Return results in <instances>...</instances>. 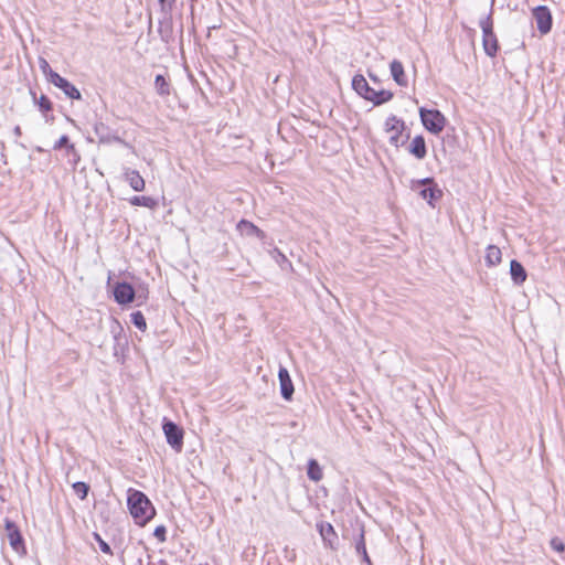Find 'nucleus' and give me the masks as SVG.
I'll return each instance as SVG.
<instances>
[{
  "instance_id": "obj_1",
  "label": "nucleus",
  "mask_w": 565,
  "mask_h": 565,
  "mask_svg": "<svg viewBox=\"0 0 565 565\" xmlns=\"http://www.w3.org/2000/svg\"><path fill=\"white\" fill-rule=\"evenodd\" d=\"M128 509L137 524L143 525L154 515V508L141 491L129 489L127 498Z\"/></svg>"
},
{
  "instance_id": "obj_2",
  "label": "nucleus",
  "mask_w": 565,
  "mask_h": 565,
  "mask_svg": "<svg viewBox=\"0 0 565 565\" xmlns=\"http://www.w3.org/2000/svg\"><path fill=\"white\" fill-rule=\"evenodd\" d=\"M352 87L360 96L366 100L372 102L376 106L382 105L393 98V93L390 90H375L374 88L370 87L363 75H355L353 77Z\"/></svg>"
},
{
  "instance_id": "obj_3",
  "label": "nucleus",
  "mask_w": 565,
  "mask_h": 565,
  "mask_svg": "<svg viewBox=\"0 0 565 565\" xmlns=\"http://www.w3.org/2000/svg\"><path fill=\"white\" fill-rule=\"evenodd\" d=\"M419 117L423 126L431 134H440L446 126L445 116L437 109L419 108Z\"/></svg>"
},
{
  "instance_id": "obj_4",
  "label": "nucleus",
  "mask_w": 565,
  "mask_h": 565,
  "mask_svg": "<svg viewBox=\"0 0 565 565\" xmlns=\"http://www.w3.org/2000/svg\"><path fill=\"white\" fill-rule=\"evenodd\" d=\"M479 24L482 30L484 52L489 56H494L498 51V43L497 38L493 33V23L491 20V15L489 14L486 18L481 19Z\"/></svg>"
},
{
  "instance_id": "obj_5",
  "label": "nucleus",
  "mask_w": 565,
  "mask_h": 565,
  "mask_svg": "<svg viewBox=\"0 0 565 565\" xmlns=\"http://www.w3.org/2000/svg\"><path fill=\"white\" fill-rule=\"evenodd\" d=\"M405 129V122L397 118L395 115H391L386 118L384 124V131L388 135V141L391 146L398 148L402 143V134Z\"/></svg>"
},
{
  "instance_id": "obj_6",
  "label": "nucleus",
  "mask_w": 565,
  "mask_h": 565,
  "mask_svg": "<svg viewBox=\"0 0 565 565\" xmlns=\"http://www.w3.org/2000/svg\"><path fill=\"white\" fill-rule=\"evenodd\" d=\"M418 185H429L428 188H424L419 191V195L423 200L427 201L428 204L434 206V201L439 200L441 198V191L434 184V180L431 178H426L423 180L413 181L412 189H417Z\"/></svg>"
},
{
  "instance_id": "obj_7",
  "label": "nucleus",
  "mask_w": 565,
  "mask_h": 565,
  "mask_svg": "<svg viewBox=\"0 0 565 565\" xmlns=\"http://www.w3.org/2000/svg\"><path fill=\"white\" fill-rule=\"evenodd\" d=\"M4 527H6V532H7V537L9 540V543H10L12 550L15 553H18L19 555H23L25 553V546H24L22 535H21L20 530L17 526V524L11 520L6 519Z\"/></svg>"
},
{
  "instance_id": "obj_8",
  "label": "nucleus",
  "mask_w": 565,
  "mask_h": 565,
  "mask_svg": "<svg viewBox=\"0 0 565 565\" xmlns=\"http://www.w3.org/2000/svg\"><path fill=\"white\" fill-rule=\"evenodd\" d=\"M163 431L167 443L177 451H181L183 446V431L172 422L163 424Z\"/></svg>"
},
{
  "instance_id": "obj_9",
  "label": "nucleus",
  "mask_w": 565,
  "mask_h": 565,
  "mask_svg": "<svg viewBox=\"0 0 565 565\" xmlns=\"http://www.w3.org/2000/svg\"><path fill=\"white\" fill-rule=\"evenodd\" d=\"M533 18L536 22L537 30L542 34H546L552 28V14L547 7L540 6L533 10Z\"/></svg>"
},
{
  "instance_id": "obj_10",
  "label": "nucleus",
  "mask_w": 565,
  "mask_h": 565,
  "mask_svg": "<svg viewBox=\"0 0 565 565\" xmlns=\"http://www.w3.org/2000/svg\"><path fill=\"white\" fill-rule=\"evenodd\" d=\"M51 83L62 89L67 97L72 99H81L82 96L79 90L60 74H51Z\"/></svg>"
},
{
  "instance_id": "obj_11",
  "label": "nucleus",
  "mask_w": 565,
  "mask_h": 565,
  "mask_svg": "<svg viewBox=\"0 0 565 565\" xmlns=\"http://www.w3.org/2000/svg\"><path fill=\"white\" fill-rule=\"evenodd\" d=\"M317 529L324 542V545L331 550H335L338 545V534L332 524L328 522H320L317 524Z\"/></svg>"
},
{
  "instance_id": "obj_12",
  "label": "nucleus",
  "mask_w": 565,
  "mask_h": 565,
  "mask_svg": "<svg viewBox=\"0 0 565 565\" xmlns=\"http://www.w3.org/2000/svg\"><path fill=\"white\" fill-rule=\"evenodd\" d=\"M278 380H279L281 396L286 401H290L294 395L295 388H294V384L290 379L288 370L282 365H280L279 371H278Z\"/></svg>"
},
{
  "instance_id": "obj_13",
  "label": "nucleus",
  "mask_w": 565,
  "mask_h": 565,
  "mask_svg": "<svg viewBox=\"0 0 565 565\" xmlns=\"http://www.w3.org/2000/svg\"><path fill=\"white\" fill-rule=\"evenodd\" d=\"M114 297L119 305H127L134 300L135 290L127 282H118L114 289Z\"/></svg>"
},
{
  "instance_id": "obj_14",
  "label": "nucleus",
  "mask_w": 565,
  "mask_h": 565,
  "mask_svg": "<svg viewBox=\"0 0 565 565\" xmlns=\"http://www.w3.org/2000/svg\"><path fill=\"white\" fill-rule=\"evenodd\" d=\"M124 178L134 191L140 192L145 190L146 182L138 171L125 169Z\"/></svg>"
},
{
  "instance_id": "obj_15",
  "label": "nucleus",
  "mask_w": 565,
  "mask_h": 565,
  "mask_svg": "<svg viewBox=\"0 0 565 565\" xmlns=\"http://www.w3.org/2000/svg\"><path fill=\"white\" fill-rule=\"evenodd\" d=\"M390 68H391V75H392L393 79L395 81V83L403 87L407 86L408 81L405 75L403 64L399 61L394 60L391 62Z\"/></svg>"
},
{
  "instance_id": "obj_16",
  "label": "nucleus",
  "mask_w": 565,
  "mask_h": 565,
  "mask_svg": "<svg viewBox=\"0 0 565 565\" xmlns=\"http://www.w3.org/2000/svg\"><path fill=\"white\" fill-rule=\"evenodd\" d=\"M510 275L515 285H522L527 277L522 264L515 259L510 263Z\"/></svg>"
},
{
  "instance_id": "obj_17",
  "label": "nucleus",
  "mask_w": 565,
  "mask_h": 565,
  "mask_svg": "<svg viewBox=\"0 0 565 565\" xmlns=\"http://www.w3.org/2000/svg\"><path fill=\"white\" fill-rule=\"evenodd\" d=\"M409 152L415 156L418 160H422L426 157V143L423 136H416L413 138L409 145Z\"/></svg>"
},
{
  "instance_id": "obj_18",
  "label": "nucleus",
  "mask_w": 565,
  "mask_h": 565,
  "mask_svg": "<svg viewBox=\"0 0 565 565\" xmlns=\"http://www.w3.org/2000/svg\"><path fill=\"white\" fill-rule=\"evenodd\" d=\"M236 227L242 235L264 237V233L249 221L241 220Z\"/></svg>"
},
{
  "instance_id": "obj_19",
  "label": "nucleus",
  "mask_w": 565,
  "mask_h": 565,
  "mask_svg": "<svg viewBox=\"0 0 565 565\" xmlns=\"http://www.w3.org/2000/svg\"><path fill=\"white\" fill-rule=\"evenodd\" d=\"M486 264L489 267L497 266L502 260L501 249L495 245H489L486 249Z\"/></svg>"
},
{
  "instance_id": "obj_20",
  "label": "nucleus",
  "mask_w": 565,
  "mask_h": 565,
  "mask_svg": "<svg viewBox=\"0 0 565 565\" xmlns=\"http://www.w3.org/2000/svg\"><path fill=\"white\" fill-rule=\"evenodd\" d=\"M154 89L160 96H169L171 93V85L163 75H157L154 78Z\"/></svg>"
},
{
  "instance_id": "obj_21",
  "label": "nucleus",
  "mask_w": 565,
  "mask_h": 565,
  "mask_svg": "<svg viewBox=\"0 0 565 565\" xmlns=\"http://www.w3.org/2000/svg\"><path fill=\"white\" fill-rule=\"evenodd\" d=\"M307 473H308L309 479L315 482L320 481L323 477L322 469L316 459H310L308 461Z\"/></svg>"
},
{
  "instance_id": "obj_22",
  "label": "nucleus",
  "mask_w": 565,
  "mask_h": 565,
  "mask_svg": "<svg viewBox=\"0 0 565 565\" xmlns=\"http://www.w3.org/2000/svg\"><path fill=\"white\" fill-rule=\"evenodd\" d=\"M129 202L134 206H145L148 209H154L157 206V201L153 198L145 195H135Z\"/></svg>"
},
{
  "instance_id": "obj_23",
  "label": "nucleus",
  "mask_w": 565,
  "mask_h": 565,
  "mask_svg": "<svg viewBox=\"0 0 565 565\" xmlns=\"http://www.w3.org/2000/svg\"><path fill=\"white\" fill-rule=\"evenodd\" d=\"M31 95L33 96L34 103L39 106V109L43 114L52 110V103L45 95H41L39 98H36L35 93H33L32 90Z\"/></svg>"
},
{
  "instance_id": "obj_24",
  "label": "nucleus",
  "mask_w": 565,
  "mask_h": 565,
  "mask_svg": "<svg viewBox=\"0 0 565 565\" xmlns=\"http://www.w3.org/2000/svg\"><path fill=\"white\" fill-rule=\"evenodd\" d=\"M131 322L136 328H138L141 331H145L147 329V322L143 317V315L140 311L132 312L130 315Z\"/></svg>"
},
{
  "instance_id": "obj_25",
  "label": "nucleus",
  "mask_w": 565,
  "mask_h": 565,
  "mask_svg": "<svg viewBox=\"0 0 565 565\" xmlns=\"http://www.w3.org/2000/svg\"><path fill=\"white\" fill-rule=\"evenodd\" d=\"M63 147H66L70 152H72L74 156H76V150L74 145L70 143V139L67 136H62L54 145V149H61Z\"/></svg>"
},
{
  "instance_id": "obj_26",
  "label": "nucleus",
  "mask_w": 565,
  "mask_h": 565,
  "mask_svg": "<svg viewBox=\"0 0 565 565\" xmlns=\"http://www.w3.org/2000/svg\"><path fill=\"white\" fill-rule=\"evenodd\" d=\"M88 486L85 482H75L73 484L74 492L83 500L88 493Z\"/></svg>"
},
{
  "instance_id": "obj_27",
  "label": "nucleus",
  "mask_w": 565,
  "mask_h": 565,
  "mask_svg": "<svg viewBox=\"0 0 565 565\" xmlns=\"http://www.w3.org/2000/svg\"><path fill=\"white\" fill-rule=\"evenodd\" d=\"M39 66H40L41 71L43 72V74H45L47 76L50 82H51V74H57L56 72L52 71L49 62L43 57L39 58Z\"/></svg>"
},
{
  "instance_id": "obj_28",
  "label": "nucleus",
  "mask_w": 565,
  "mask_h": 565,
  "mask_svg": "<svg viewBox=\"0 0 565 565\" xmlns=\"http://www.w3.org/2000/svg\"><path fill=\"white\" fill-rule=\"evenodd\" d=\"M366 547L364 542V534L363 532L360 534L359 539L355 541V552L356 554H365Z\"/></svg>"
},
{
  "instance_id": "obj_29",
  "label": "nucleus",
  "mask_w": 565,
  "mask_h": 565,
  "mask_svg": "<svg viewBox=\"0 0 565 565\" xmlns=\"http://www.w3.org/2000/svg\"><path fill=\"white\" fill-rule=\"evenodd\" d=\"M550 545L554 551H556L558 553H562L565 550V545H564L563 541L558 537H553L550 542Z\"/></svg>"
},
{
  "instance_id": "obj_30",
  "label": "nucleus",
  "mask_w": 565,
  "mask_h": 565,
  "mask_svg": "<svg viewBox=\"0 0 565 565\" xmlns=\"http://www.w3.org/2000/svg\"><path fill=\"white\" fill-rule=\"evenodd\" d=\"M95 537L103 553L113 554L110 546L104 540H102V537L98 534H95Z\"/></svg>"
},
{
  "instance_id": "obj_31",
  "label": "nucleus",
  "mask_w": 565,
  "mask_h": 565,
  "mask_svg": "<svg viewBox=\"0 0 565 565\" xmlns=\"http://www.w3.org/2000/svg\"><path fill=\"white\" fill-rule=\"evenodd\" d=\"M276 256L277 263L280 264V266H284V264H287L288 266H291V263L287 259V257L278 249L274 250Z\"/></svg>"
},
{
  "instance_id": "obj_32",
  "label": "nucleus",
  "mask_w": 565,
  "mask_h": 565,
  "mask_svg": "<svg viewBox=\"0 0 565 565\" xmlns=\"http://www.w3.org/2000/svg\"><path fill=\"white\" fill-rule=\"evenodd\" d=\"M174 2H175V0H159L162 11L171 10Z\"/></svg>"
},
{
  "instance_id": "obj_33",
  "label": "nucleus",
  "mask_w": 565,
  "mask_h": 565,
  "mask_svg": "<svg viewBox=\"0 0 565 565\" xmlns=\"http://www.w3.org/2000/svg\"><path fill=\"white\" fill-rule=\"evenodd\" d=\"M166 529L163 526H158L154 530V536L158 537L160 541L164 540Z\"/></svg>"
},
{
  "instance_id": "obj_34",
  "label": "nucleus",
  "mask_w": 565,
  "mask_h": 565,
  "mask_svg": "<svg viewBox=\"0 0 565 565\" xmlns=\"http://www.w3.org/2000/svg\"><path fill=\"white\" fill-rule=\"evenodd\" d=\"M13 134L17 138H19L21 136V128L20 126H15L14 129H13Z\"/></svg>"
},
{
  "instance_id": "obj_35",
  "label": "nucleus",
  "mask_w": 565,
  "mask_h": 565,
  "mask_svg": "<svg viewBox=\"0 0 565 565\" xmlns=\"http://www.w3.org/2000/svg\"><path fill=\"white\" fill-rule=\"evenodd\" d=\"M361 556L363 557L364 562H366L369 565H371V559H370L366 551H365V554H361Z\"/></svg>"
},
{
  "instance_id": "obj_36",
  "label": "nucleus",
  "mask_w": 565,
  "mask_h": 565,
  "mask_svg": "<svg viewBox=\"0 0 565 565\" xmlns=\"http://www.w3.org/2000/svg\"><path fill=\"white\" fill-rule=\"evenodd\" d=\"M147 565H150V563H148Z\"/></svg>"
}]
</instances>
